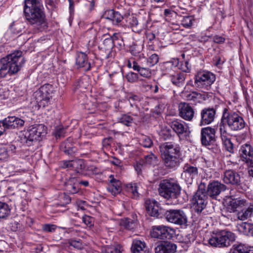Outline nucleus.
<instances>
[{"instance_id": "obj_1", "label": "nucleus", "mask_w": 253, "mask_h": 253, "mask_svg": "<svg viewBox=\"0 0 253 253\" xmlns=\"http://www.w3.org/2000/svg\"><path fill=\"white\" fill-rule=\"evenodd\" d=\"M24 14L31 24L39 26L45 23L43 6L40 0H24Z\"/></svg>"}, {"instance_id": "obj_2", "label": "nucleus", "mask_w": 253, "mask_h": 253, "mask_svg": "<svg viewBox=\"0 0 253 253\" xmlns=\"http://www.w3.org/2000/svg\"><path fill=\"white\" fill-rule=\"evenodd\" d=\"M160 150L165 167L170 169H176L182 161L179 145L165 142L160 146Z\"/></svg>"}, {"instance_id": "obj_3", "label": "nucleus", "mask_w": 253, "mask_h": 253, "mask_svg": "<svg viewBox=\"0 0 253 253\" xmlns=\"http://www.w3.org/2000/svg\"><path fill=\"white\" fill-rule=\"evenodd\" d=\"M1 63L0 76L4 78L7 74L11 75L17 73L23 66L25 59L21 51H16L2 58Z\"/></svg>"}, {"instance_id": "obj_4", "label": "nucleus", "mask_w": 253, "mask_h": 253, "mask_svg": "<svg viewBox=\"0 0 253 253\" xmlns=\"http://www.w3.org/2000/svg\"><path fill=\"white\" fill-rule=\"evenodd\" d=\"M235 234L230 231L222 230L213 233L209 239V243L213 247H227L236 239Z\"/></svg>"}, {"instance_id": "obj_5", "label": "nucleus", "mask_w": 253, "mask_h": 253, "mask_svg": "<svg viewBox=\"0 0 253 253\" xmlns=\"http://www.w3.org/2000/svg\"><path fill=\"white\" fill-rule=\"evenodd\" d=\"M224 123L233 131L241 130L245 126V122L241 116L236 112H229L226 109L224 110L220 123L224 125Z\"/></svg>"}, {"instance_id": "obj_6", "label": "nucleus", "mask_w": 253, "mask_h": 253, "mask_svg": "<svg viewBox=\"0 0 253 253\" xmlns=\"http://www.w3.org/2000/svg\"><path fill=\"white\" fill-rule=\"evenodd\" d=\"M180 190V186L172 180L165 179L159 184V194L166 199L178 198Z\"/></svg>"}, {"instance_id": "obj_7", "label": "nucleus", "mask_w": 253, "mask_h": 253, "mask_svg": "<svg viewBox=\"0 0 253 253\" xmlns=\"http://www.w3.org/2000/svg\"><path fill=\"white\" fill-rule=\"evenodd\" d=\"M215 81V76L213 73L207 71H203L199 72L195 76L194 83L197 87L205 91L210 89L211 85Z\"/></svg>"}, {"instance_id": "obj_8", "label": "nucleus", "mask_w": 253, "mask_h": 253, "mask_svg": "<svg viewBox=\"0 0 253 253\" xmlns=\"http://www.w3.org/2000/svg\"><path fill=\"white\" fill-rule=\"evenodd\" d=\"M52 86L45 84L34 93V97L40 108H44L50 103L52 97Z\"/></svg>"}, {"instance_id": "obj_9", "label": "nucleus", "mask_w": 253, "mask_h": 253, "mask_svg": "<svg viewBox=\"0 0 253 253\" xmlns=\"http://www.w3.org/2000/svg\"><path fill=\"white\" fill-rule=\"evenodd\" d=\"M166 219L169 223L181 227L187 226V217L185 212L181 210H170L165 213Z\"/></svg>"}, {"instance_id": "obj_10", "label": "nucleus", "mask_w": 253, "mask_h": 253, "mask_svg": "<svg viewBox=\"0 0 253 253\" xmlns=\"http://www.w3.org/2000/svg\"><path fill=\"white\" fill-rule=\"evenodd\" d=\"M46 133V127L43 125L32 126L29 127L25 133L26 142L30 145L31 142L39 140L40 137H43Z\"/></svg>"}, {"instance_id": "obj_11", "label": "nucleus", "mask_w": 253, "mask_h": 253, "mask_svg": "<svg viewBox=\"0 0 253 253\" xmlns=\"http://www.w3.org/2000/svg\"><path fill=\"white\" fill-rule=\"evenodd\" d=\"M174 230L164 225L153 226L150 232L152 238L160 240L170 239L172 237Z\"/></svg>"}, {"instance_id": "obj_12", "label": "nucleus", "mask_w": 253, "mask_h": 253, "mask_svg": "<svg viewBox=\"0 0 253 253\" xmlns=\"http://www.w3.org/2000/svg\"><path fill=\"white\" fill-rule=\"evenodd\" d=\"M216 129L210 126L201 129V142L204 146H210L215 141V132Z\"/></svg>"}, {"instance_id": "obj_13", "label": "nucleus", "mask_w": 253, "mask_h": 253, "mask_svg": "<svg viewBox=\"0 0 253 253\" xmlns=\"http://www.w3.org/2000/svg\"><path fill=\"white\" fill-rule=\"evenodd\" d=\"M191 203L197 212H201L207 205L205 194L201 191L198 190L193 196Z\"/></svg>"}, {"instance_id": "obj_14", "label": "nucleus", "mask_w": 253, "mask_h": 253, "mask_svg": "<svg viewBox=\"0 0 253 253\" xmlns=\"http://www.w3.org/2000/svg\"><path fill=\"white\" fill-rule=\"evenodd\" d=\"M171 127L179 136L181 135L186 136L190 133L187 124L181 120L176 119L172 121L171 123Z\"/></svg>"}, {"instance_id": "obj_15", "label": "nucleus", "mask_w": 253, "mask_h": 253, "mask_svg": "<svg viewBox=\"0 0 253 253\" xmlns=\"http://www.w3.org/2000/svg\"><path fill=\"white\" fill-rule=\"evenodd\" d=\"M219 131L220 137L225 149L230 153H233L234 146L230 140V135L227 132L225 125L222 123L219 124Z\"/></svg>"}, {"instance_id": "obj_16", "label": "nucleus", "mask_w": 253, "mask_h": 253, "mask_svg": "<svg viewBox=\"0 0 253 253\" xmlns=\"http://www.w3.org/2000/svg\"><path fill=\"white\" fill-rule=\"evenodd\" d=\"M226 189V186L220 182L213 181L209 184L207 188V194L211 197L215 198L221 192L225 191Z\"/></svg>"}, {"instance_id": "obj_17", "label": "nucleus", "mask_w": 253, "mask_h": 253, "mask_svg": "<svg viewBox=\"0 0 253 253\" xmlns=\"http://www.w3.org/2000/svg\"><path fill=\"white\" fill-rule=\"evenodd\" d=\"M179 116L183 119L190 121L194 116L193 108L186 103H180L178 106Z\"/></svg>"}, {"instance_id": "obj_18", "label": "nucleus", "mask_w": 253, "mask_h": 253, "mask_svg": "<svg viewBox=\"0 0 253 253\" xmlns=\"http://www.w3.org/2000/svg\"><path fill=\"white\" fill-rule=\"evenodd\" d=\"M5 129H14L24 126V121L15 116L8 117L2 121Z\"/></svg>"}, {"instance_id": "obj_19", "label": "nucleus", "mask_w": 253, "mask_h": 253, "mask_svg": "<svg viewBox=\"0 0 253 253\" xmlns=\"http://www.w3.org/2000/svg\"><path fill=\"white\" fill-rule=\"evenodd\" d=\"M182 176L186 179V180L191 182L193 179L198 177V168L189 164H186L183 167V171Z\"/></svg>"}, {"instance_id": "obj_20", "label": "nucleus", "mask_w": 253, "mask_h": 253, "mask_svg": "<svg viewBox=\"0 0 253 253\" xmlns=\"http://www.w3.org/2000/svg\"><path fill=\"white\" fill-rule=\"evenodd\" d=\"M177 249L176 245L169 242H162L158 244L155 248V253H174Z\"/></svg>"}, {"instance_id": "obj_21", "label": "nucleus", "mask_w": 253, "mask_h": 253, "mask_svg": "<svg viewBox=\"0 0 253 253\" xmlns=\"http://www.w3.org/2000/svg\"><path fill=\"white\" fill-rule=\"evenodd\" d=\"M76 65L78 68H82L84 71H88L91 68V64L88 60L87 55L83 52L76 54Z\"/></svg>"}, {"instance_id": "obj_22", "label": "nucleus", "mask_w": 253, "mask_h": 253, "mask_svg": "<svg viewBox=\"0 0 253 253\" xmlns=\"http://www.w3.org/2000/svg\"><path fill=\"white\" fill-rule=\"evenodd\" d=\"M215 111L213 108H205L201 112V123L203 125H208L214 120Z\"/></svg>"}, {"instance_id": "obj_23", "label": "nucleus", "mask_w": 253, "mask_h": 253, "mask_svg": "<svg viewBox=\"0 0 253 253\" xmlns=\"http://www.w3.org/2000/svg\"><path fill=\"white\" fill-rule=\"evenodd\" d=\"M147 213L151 216L157 217L161 208L159 204L155 200H147L145 202Z\"/></svg>"}, {"instance_id": "obj_24", "label": "nucleus", "mask_w": 253, "mask_h": 253, "mask_svg": "<svg viewBox=\"0 0 253 253\" xmlns=\"http://www.w3.org/2000/svg\"><path fill=\"white\" fill-rule=\"evenodd\" d=\"M223 180L226 184H239L240 182V176L235 171L232 170H228L225 171Z\"/></svg>"}, {"instance_id": "obj_25", "label": "nucleus", "mask_w": 253, "mask_h": 253, "mask_svg": "<svg viewBox=\"0 0 253 253\" xmlns=\"http://www.w3.org/2000/svg\"><path fill=\"white\" fill-rule=\"evenodd\" d=\"M241 156L243 161L245 163L250 162L253 164V149L252 147L248 144L243 145L240 150Z\"/></svg>"}, {"instance_id": "obj_26", "label": "nucleus", "mask_w": 253, "mask_h": 253, "mask_svg": "<svg viewBox=\"0 0 253 253\" xmlns=\"http://www.w3.org/2000/svg\"><path fill=\"white\" fill-rule=\"evenodd\" d=\"M110 185L108 187V191L113 195H116L121 192V182L115 179L113 175H110L109 177Z\"/></svg>"}, {"instance_id": "obj_27", "label": "nucleus", "mask_w": 253, "mask_h": 253, "mask_svg": "<svg viewBox=\"0 0 253 253\" xmlns=\"http://www.w3.org/2000/svg\"><path fill=\"white\" fill-rule=\"evenodd\" d=\"M131 251L133 253H148L147 247L145 242L140 240H133Z\"/></svg>"}, {"instance_id": "obj_28", "label": "nucleus", "mask_w": 253, "mask_h": 253, "mask_svg": "<svg viewBox=\"0 0 253 253\" xmlns=\"http://www.w3.org/2000/svg\"><path fill=\"white\" fill-rule=\"evenodd\" d=\"M226 203L233 211L247 205L246 200L241 198L233 199L229 197L226 199Z\"/></svg>"}, {"instance_id": "obj_29", "label": "nucleus", "mask_w": 253, "mask_h": 253, "mask_svg": "<svg viewBox=\"0 0 253 253\" xmlns=\"http://www.w3.org/2000/svg\"><path fill=\"white\" fill-rule=\"evenodd\" d=\"M237 228L239 232L245 235L253 236V224L242 222L237 225Z\"/></svg>"}, {"instance_id": "obj_30", "label": "nucleus", "mask_w": 253, "mask_h": 253, "mask_svg": "<svg viewBox=\"0 0 253 253\" xmlns=\"http://www.w3.org/2000/svg\"><path fill=\"white\" fill-rule=\"evenodd\" d=\"M132 69L139 72L141 76L148 78L151 76V72L148 68L141 67L138 63L135 61H133Z\"/></svg>"}, {"instance_id": "obj_31", "label": "nucleus", "mask_w": 253, "mask_h": 253, "mask_svg": "<svg viewBox=\"0 0 253 253\" xmlns=\"http://www.w3.org/2000/svg\"><path fill=\"white\" fill-rule=\"evenodd\" d=\"M142 162L146 166H154L157 164L158 160L156 155L150 153L145 156L144 159H142Z\"/></svg>"}, {"instance_id": "obj_32", "label": "nucleus", "mask_w": 253, "mask_h": 253, "mask_svg": "<svg viewBox=\"0 0 253 253\" xmlns=\"http://www.w3.org/2000/svg\"><path fill=\"white\" fill-rule=\"evenodd\" d=\"M126 191L131 194V197L134 199H137L139 197L138 192V185L137 183H129L126 185Z\"/></svg>"}, {"instance_id": "obj_33", "label": "nucleus", "mask_w": 253, "mask_h": 253, "mask_svg": "<svg viewBox=\"0 0 253 253\" xmlns=\"http://www.w3.org/2000/svg\"><path fill=\"white\" fill-rule=\"evenodd\" d=\"M170 78L173 84L180 86L184 83L185 74L183 73H176L174 75H171Z\"/></svg>"}, {"instance_id": "obj_34", "label": "nucleus", "mask_w": 253, "mask_h": 253, "mask_svg": "<svg viewBox=\"0 0 253 253\" xmlns=\"http://www.w3.org/2000/svg\"><path fill=\"white\" fill-rule=\"evenodd\" d=\"M126 22V26L132 29L133 31H135L138 22L137 18L134 15H128L125 18Z\"/></svg>"}, {"instance_id": "obj_35", "label": "nucleus", "mask_w": 253, "mask_h": 253, "mask_svg": "<svg viewBox=\"0 0 253 253\" xmlns=\"http://www.w3.org/2000/svg\"><path fill=\"white\" fill-rule=\"evenodd\" d=\"M253 211V204H251L245 211H242L238 213V218L241 220H245L250 217Z\"/></svg>"}, {"instance_id": "obj_36", "label": "nucleus", "mask_w": 253, "mask_h": 253, "mask_svg": "<svg viewBox=\"0 0 253 253\" xmlns=\"http://www.w3.org/2000/svg\"><path fill=\"white\" fill-rule=\"evenodd\" d=\"M10 213V209L9 206L3 202H0V218H5Z\"/></svg>"}, {"instance_id": "obj_37", "label": "nucleus", "mask_w": 253, "mask_h": 253, "mask_svg": "<svg viewBox=\"0 0 253 253\" xmlns=\"http://www.w3.org/2000/svg\"><path fill=\"white\" fill-rule=\"evenodd\" d=\"M124 251L123 247L120 245L115 246H106L103 250L104 253H122Z\"/></svg>"}, {"instance_id": "obj_38", "label": "nucleus", "mask_w": 253, "mask_h": 253, "mask_svg": "<svg viewBox=\"0 0 253 253\" xmlns=\"http://www.w3.org/2000/svg\"><path fill=\"white\" fill-rule=\"evenodd\" d=\"M140 85L143 90L148 91L150 90L152 88V84L151 81L149 79H140Z\"/></svg>"}, {"instance_id": "obj_39", "label": "nucleus", "mask_w": 253, "mask_h": 253, "mask_svg": "<svg viewBox=\"0 0 253 253\" xmlns=\"http://www.w3.org/2000/svg\"><path fill=\"white\" fill-rule=\"evenodd\" d=\"M248 246L244 244L235 245L233 246L232 253H246Z\"/></svg>"}, {"instance_id": "obj_40", "label": "nucleus", "mask_w": 253, "mask_h": 253, "mask_svg": "<svg viewBox=\"0 0 253 253\" xmlns=\"http://www.w3.org/2000/svg\"><path fill=\"white\" fill-rule=\"evenodd\" d=\"M140 143L144 147L150 148L153 144V142L150 137L147 136H142L140 138Z\"/></svg>"}, {"instance_id": "obj_41", "label": "nucleus", "mask_w": 253, "mask_h": 253, "mask_svg": "<svg viewBox=\"0 0 253 253\" xmlns=\"http://www.w3.org/2000/svg\"><path fill=\"white\" fill-rule=\"evenodd\" d=\"M132 118L127 115H123L121 117L118 118V122L122 123L126 126H129L132 123Z\"/></svg>"}, {"instance_id": "obj_42", "label": "nucleus", "mask_w": 253, "mask_h": 253, "mask_svg": "<svg viewBox=\"0 0 253 253\" xmlns=\"http://www.w3.org/2000/svg\"><path fill=\"white\" fill-rule=\"evenodd\" d=\"M194 18L191 16H185L183 18L181 23L185 27H189L192 26Z\"/></svg>"}, {"instance_id": "obj_43", "label": "nucleus", "mask_w": 253, "mask_h": 253, "mask_svg": "<svg viewBox=\"0 0 253 253\" xmlns=\"http://www.w3.org/2000/svg\"><path fill=\"white\" fill-rule=\"evenodd\" d=\"M158 61V56L156 54H153L147 59V64L148 66L152 67L156 64Z\"/></svg>"}, {"instance_id": "obj_44", "label": "nucleus", "mask_w": 253, "mask_h": 253, "mask_svg": "<svg viewBox=\"0 0 253 253\" xmlns=\"http://www.w3.org/2000/svg\"><path fill=\"white\" fill-rule=\"evenodd\" d=\"M127 81L130 83H135L138 79V75L134 72H129L126 76Z\"/></svg>"}, {"instance_id": "obj_45", "label": "nucleus", "mask_w": 253, "mask_h": 253, "mask_svg": "<svg viewBox=\"0 0 253 253\" xmlns=\"http://www.w3.org/2000/svg\"><path fill=\"white\" fill-rule=\"evenodd\" d=\"M121 224L125 226L126 228H127L128 229H133L134 227L133 221L132 220L128 218H126L125 219L124 221H122Z\"/></svg>"}, {"instance_id": "obj_46", "label": "nucleus", "mask_w": 253, "mask_h": 253, "mask_svg": "<svg viewBox=\"0 0 253 253\" xmlns=\"http://www.w3.org/2000/svg\"><path fill=\"white\" fill-rule=\"evenodd\" d=\"M83 221L87 226L90 227L93 225V219L91 216L84 215L83 217Z\"/></svg>"}, {"instance_id": "obj_47", "label": "nucleus", "mask_w": 253, "mask_h": 253, "mask_svg": "<svg viewBox=\"0 0 253 253\" xmlns=\"http://www.w3.org/2000/svg\"><path fill=\"white\" fill-rule=\"evenodd\" d=\"M57 226L54 224H45L43 226V230L44 231L48 232H54Z\"/></svg>"}, {"instance_id": "obj_48", "label": "nucleus", "mask_w": 253, "mask_h": 253, "mask_svg": "<svg viewBox=\"0 0 253 253\" xmlns=\"http://www.w3.org/2000/svg\"><path fill=\"white\" fill-rule=\"evenodd\" d=\"M69 244L70 246L78 249H82L83 248V245L80 241L71 240Z\"/></svg>"}, {"instance_id": "obj_49", "label": "nucleus", "mask_w": 253, "mask_h": 253, "mask_svg": "<svg viewBox=\"0 0 253 253\" xmlns=\"http://www.w3.org/2000/svg\"><path fill=\"white\" fill-rule=\"evenodd\" d=\"M85 168L84 162L82 160H75V167L77 170H82Z\"/></svg>"}, {"instance_id": "obj_50", "label": "nucleus", "mask_w": 253, "mask_h": 253, "mask_svg": "<svg viewBox=\"0 0 253 253\" xmlns=\"http://www.w3.org/2000/svg\"><path fill=\"white\" fill-rule=\"evenodd\" d=\"M145 166L144 163L142 162V160H139L138 162H136L134 165V167L136 171L138 174H139L142 170L143 167Z\"/></svg>"}, {"instance_id": "obj_51", "label": "nucleus", "mask_w": 253, "mask_h": 253, "mask_svg": "<svg viewBox=\"0 0 253 253\" xmlns=\"http://www.w3.org/2000/svg\"><path fill=\"white\" fill-rule=\"evenodd\" d=\"M124 19L123 16L118 12L115 14L114 16V18L112 21L113 23L114 24H118L122 21V20Z\"/></svg>"}, {"instance_id": "obj_52", "label": "nucleus", "mask_w": 253, "mask_h": 253, "mask_svg": "<svg viewBox=\"0 0 253 253\" xmlns=\"http://www.w3.org/2000/svg\"><path fill=\"white\" fill-rule=\"evenodd\" d=\"M62 167L64 168H70L75 167V161H65L63 163Z\"/></svg>"}, {"instance_id": "obj_53", "label": "nucleus", "mask_w": 253, "mask_h": 253, "mask_svg": "<svg viewBox=\"0 0 253 253\" xmlns=\"http://www.w3.org/2000/svg\"><path fill=\"white\" fill-rule=\"evenodd\" d=\"M116 13L114 10H109L105 12V16H106V18L110 19L112 21L113 20L114 16L115 14Z\"/></svg>"}, {"instance_id": "obj_54", "label": "nucleus", "mask_w": 253, "mask_h": 253, "mask_svg": "<svg viewBox=\"0 0 253 253\" xmlns=\"http://www.w3.org/2000/svg\"><path fill=\"white\" fill-rule=\"evenodd\" d=\"M200 95V94L198 93L197 92L193 91L187 94V98L188 100H194L195 98H197L198 96Z\"/></svg>"}, {"instance_id": "obj_55", "label": "nucleus", "mask_w": 253, "mask_h": 253, "mask_svg": "<svg viewBox=\"0 0 253 253\" xmlns=\"http://www.w3.org/2000/svg\"><path fill=\"white\" fill-rule=\"evenodd\" d=\"M213 41L215 43H221L224 42L225 39L221 36H215L213 37Z\"/></svg>"}, {"instance_id": "obj_56", "label": "nucleus", "mask_w": 253, "mask_h": 253, "mask_svg": "<svg viewBox=\"0 0 253 253\" xmlns=\"http://www.w3.org/2000/svg\"><path fill=\"white\" fill-rule=\"evenodd\" d=\"M249 167L248 172L250 175L253 177V164H251L250 162H247L246 163Z\"/></svg>"}, {"instance_id": "obj_57", "label": "nucleus", "mask_w": 253, "mask_h": 253, "mask_svg": "<svg viewBox=\"0 0 253 253\" xmlns=\"http://www.w3.org/2000/svg\"><path fill=\"white\" fill-rule=\"evenodd\" d=\"M65 133L64 129L61 128L57 130L56 132V136L59 137H62Z\"/></svg>"}, {"instance_id": "obj_58", "label": "nucleus", "mask_w": 253, "mask_h": 253, "mask_svg": "<svg viewBox=\"0 0 253 253\" xmlns=\"http://www.w3.org/2000/svg\"><path fill=\"white\" fill-rule=\"evenodd\" d=\"M77 204L78 205V209H80L82 210H84V205L85 204V202L80 200L78 201Z\"/></svg>"}, {"instance_id": "obj_59", "label": "nucleus", "mask_w": 253, "mask_h": 253, "mask_svg": "<svg viewBox=\"0 0 253 253\" xmlns=\"http://www.w3.org/2000/svg\"><path fill=\"white\" fill-rule=\"evenodd\" d=\"M113 164L117 166H121L122 164L121 161L118 159H114L112 161Z\"/></svg>"}, {"instance_id": "obj_60", "label": "nucleus", "mask_w": 253, "mask_h": 253, "mask_svg": "<svg viewBox=\"0 0 253 253\" xmlns=\"http://www.w3.org/2000/svg\"><path fill=\"white\" fill-rule=\"evenodd\" d=\"M182 69L185 72H187L189 71V67L188 62L186 61L184 63V67H182Z\"/></svg>"}, {"instance_id": "obj_61", "label": "nucleus", "mask_w": 253, "mask_h": 253, "mask_svg": "<svg viewBox=\"0 0 253 253\" xmlns=\"http://www.w3.org/2000/svg\"><path fill=\"white\" fill-rule=\"evenodd\" d=\"M147 38L150 41L153 40L155 38V35L152 33H148Z\"/></svg>"}, {"instance_id": "obj_62", "label": "nucleus", "mask_w": 253, "mask_h": 253, "mask_svg": "<svg viewBox=\"0 0 253 253\" xmlns=\"http://www.w3.org/2000/svg\"><path fill=\"white\" fill-rule=\"evenodd\" d=\"M4 126L3 125V123L1 121H0V136L3 134L4 132L5 131Z\"/></svg>"}, {"instance_id": "obj_63", "label": "nucleus", "mask_w": 253, "mask_h": 253, "mask_svg": "<svg viewBox=\"0 0 253 253\" xmlns=\"http://www.w3.org/2000/svg\"><path fill=\"white\" fill-rule=\"evenodd\" d=\"M210 38L209 36L201 37L200 39L201 42H207Z\"/></svg>"}, {"instance_id": "obj_64", "label": "nucleus", "mask_w": 253, "mask_h": 253, "mask_svg": "<svg viewBox=\"0 0 253 253\" xmlns=\"http://www.w3.org/2000/svg\"><path fill=\"white\" fill-rule=\"evenodd\" d=\"M246 253H253V247H248Z\"/></svg>"}]
</instances>
